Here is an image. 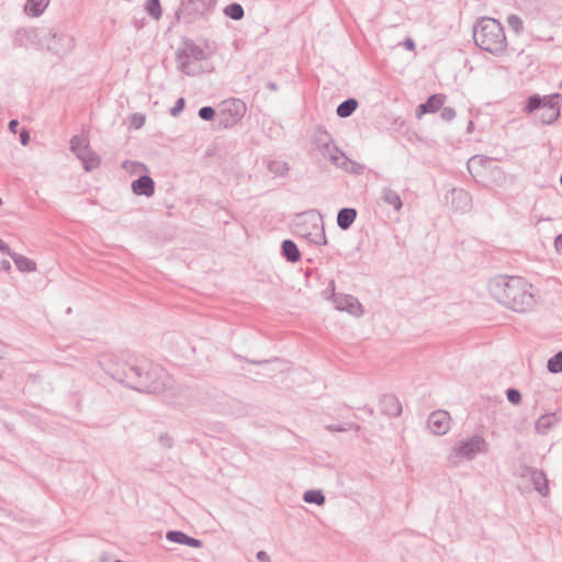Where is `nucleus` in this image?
I'll return each mask as SVG.
<instances>
[{
	"mask_svg": "<svg viewBox=\"0 0 562 562\" xmlns=\"http://www.w3.org/2000/svg\"><path fill=\"white\" fill-rule=\"evenodd\" d=\"M179 61L178 68L186 75L192 76L195 72L191 69L190 60L200 61L205 59L206 55L203 48L192 41L184 42L183 48L178 49L176 54Z\"/></svg>",
	"mask_w": 562,
	"mask_h": 562,
	"instance_id": "obj_7",
	"label": "nucleus"
},
{
	"mask_svg": "<svg viewBox=\"0 0 562 562\" xmlns=\"http://www.w3.org/2000/svg\"><path fill=\"white\" fill-rule=\"evenodd\" d=\"M555 420V414L552 413V414H544L542 416H540L537 422H536V430L540 434V435H544L549 428L552 426V424L554 423Z\"/></svg>",
	"mask_w": 562,
	"mask_h": 562,
	"instance_id": "obj_28",
	"label": "nucleus"
},
{
	"mask_svg": "<svg viewBox=\"0 0 562 562\" xmlns=\"http://www.w3.org/2000/svg\"><path fill=\"white\" fill-rule=\"evenodd\" d=\"M381 200L385 204L393 206V209L396 212H400L402 210V207H403V202H402L401 196L398 195V193L396 191H394L391 188H383L382 189Z\"/></svg>",
	"mask_w": 562,
	"mask_h": 562,
	"instance_id": "obj_23",
	"label": "nucleus"
},
{
	"mask_svg": "<svg viewBox=\"0 0 562 562\" xmlns=\"http://www.w3.org/2000/svg\"><path fill=\"white\" fill-rule=\"evenodd\" d=\"M2 204V199L0 198V205Z\"/></svg>",
	"mask_w": 562,
	"mask_h": 562,
	"instance_id": "obj_58",
	"label": "nucleus"
},
{
	"mask_svg": "<svg viewBox=\"0 0 562 562\" xmlns=\"http://www.w3.org/2000/svg\"><path fill=\"white\" fill-rule=\"evenodd\" d=\"M131 123L135 128H140L145 123V116L143 114L135 113L132 115Z\"/></svg>",
	"mask_w": 562,
	"mask_h": 562,
	"instance_id": "obj_41",
	"label": "nucleus"
},
{
	"mask_svg": "<svg viewBox=\"0 0 562 562\" xmlns=\"http://www.w3.org/2000/svg\"><path fill=\"white\" fill-rule=\"evenodd\" d=\"M528 286L522 278L509 276H498L488 284L490 292L496 301L519 313L526 312L533 304V295Z\"/></svg>",
	"mask_w": 562,
	"mask_h": 562,
	"instance_id": "obj_2",
	"label": "nucleus"
},
{
	"mask_svg": "<svg viewBox=\"0 0 562 562\" xmlns=\"http://www.w3.org/2000/svg\"><path fill=\"white\" fill-rule=\"evenodd\" d=\"M559 87L562 89V81L559 83Z\"/></svg>",
	"mask_w": 562,
	"mask_h": 562,
	"instance_id": "obj_57",
	"label": "nucleus"
},
{
	"mask_svg": "<svg viewBox=\"0 0 562 562\" xmlns=\"http://www.w3.org/2000/svg\"><path fill=\"white\" fill-rule=\"evenodd\" d=\"M475 45L495 56L505 52L507 42L503 25L493 18L483 16L473 26Z\"/></svg>",
	"mask_w": 562,
	"mask_h": 562,
	"instance_id": "obj_3",
	"label": "nucleus"
},
{
	"mask_svg": "<svg viewBox=\"0 0 562 562\" xmlns=\"http://www.w3.org/2000/svg\"><path fill=\"white\" fill-rule=\"evenodd\" d=\"M11 258L13 259L16 268L20 270V271H26V272H31V271H34L36 269V265L34 261H32L31 259L22 256V255H19L16 252H13L11 255Z\"/></svg>",
	"mask_w": 562,
	"mask_h": 562,
	"instance_id": "obj_27",
	"label": "nucleus"
},
{
	"mask_svg": "<svg viewBox=\"0 0 562 562\" xmlns=\"http://www.w3.org/2000/svg\"><path fill=\"white\" fill-rule=\"evenodd\" d=\"M2 358V349L0 348V359Z\"/></svg>",
	"mask_w": 562,
	"mask_h": 562,
	"instance_id": "obj_56",
	"label": "nucleus"
},
{
	"mask_svg": "<svg viewBox=\"0 0 562 562\" xmlns=\"http://www.w3.org/2000/svg\"><path fill=\"white\" fill-rule=\"evenodd\" d=\"M215 5L214 0H182L176 15L178 20L192 23L209 15Z\"/></svg>",
	"mask_w": 562,
	"mask_h": 562,
	"instance_id": "obj_6",
	"label": "nucleus"
},
{
	"mask_svg": "<svg viewBox=\"0 0 562 562\" xmlns=\"http://www.w3.org/2000/svg\"><path fill=\"white\" fill-rule=\"evenodd\" d=\"M547 369L551 373L562 372V351H558L554 356L549 358Z\"/></svg>",
	"mask_w": 562,
	"mask_h": 562,
	"instance_id": "obj_32",
	"label": "nucleus"
},
{
	"mask_svg": "<svg viewBox=\"0 0 562 562\" xmlns=\"http://www.w3.org/2000/svg\"><path fill=\"white\" fill-rule=\"evenodd\" d=\"M216 112L214 108L205 105L199 110V117L203 121H211L214 119Z\"/></svg>",
	"mask_w": 562,
	"mask_h": 562,
	"instance_id": "obj_36",
	"label": "nucleus"
},
{
	"mask_svg": "<svg viewBox=\"0 0 562 562\" xmlns=\"http://www.w3.org/2000/svg\"><path fill=\"white\" fill-rule=\"evenodd\" d=\"M246 113V104L239 99H231L223 102L220 113V125L229 128L236 125Z\"/></svg>",
	"mask_w": 562,
	"mask_h": 562,
	"instance_id": "obj_8",
	"label": "nucleus"
},
{
	"mask_svg": "<svg viewBox=\"0 0 562 562\" xmlns=\"http://www.w3.org/2000/svg\"><path fill=\"white\" fill-rule=\"evenodd\" d=\"M1 268H2L3 270L8 271V270H10L11 265H10V262H9L8 260H3V261L1 262Z\"/></svg>",
	"mask_w": 562,
	"mask_h": 562,
	"instance_id": "obj_51",
	"label": "nucleus"
},
{
	"mask_svg": "<svg viewBox=\"0 0 562 562\" xmlns=\"http://www.w3.org/2000/svg\"><path fill=\"white\" fill-rule=\"evenodd\" d=\"M256 558L259 562H271L270 557L266 551H258Z\"/></svg>",
	"mask_w": 562,
	"mask_h": 562,
	"instance_id": "obj_44",
	"label": "nucleus"
},
{
	"mask_svg": "<svg viewBox=\"0 0 562 562\" xmlns=\"http://www.w3.org/2000/svg\"><path fill=\"white\" fill-rule=\"evenodd\" d=\"M109 374L128 387L149 394L164 392L170 382L167 371L146 358L131 357Z\"/></svg>",
	"mask_w": 562,
	"mask_h": 562,
	"instance_id": "obj_1",
	"label": "nucleus"
},
{
	"mask_svg": "<svg viewBox=\"0 0 562 562\" xmlns=\"http://www.w3.org/2000/svg\"><path fill=\"white\" fill-rule=\"evenodd\" d=\"M554 247L559 254H562V234H559L554 239Z\"/></svg>",
	"mask_w": 562,
	"mask_h": 562,
	"instance_id": "obj_47",
	"label": "nucleus"
},
{
	"mask_svg": "<svg viewBox=\"0 0 562 562\" xmlns=\"http://www.w3.org/2000/svg\"><path fill=\"white\" fill-rule=\"evenodd\" d=\"M452 204L456 205V209L460 211H465L471 205V198L469 193L462 189H452Z\"/></svg>",
	"mask_w": 562,
	"mask_h": 562,
	"instance_id": "obj_24",
	"label": "nucleus"
},
{
	"mask_svg": "<svg viewBox=\"0 0 562 562\" xmlns=\"http://www.w3.org/2000/svg\"><path fill=\"white\" fill-rule=\"evenodd\" d=\"M486 448L485 439L480 435H474L468 439L460 440L454 448L458 456L472 460L476 453L484 452Z\"/></svg>",
	"mask_w": 562,
	"mask_h": 562,
	"instance_id": "obj_10",
	"label": "nucleus"
},
{
	"mask_svg": "<svg viewBox=\"0 0 562 562\" xmlns=\"http://www.w3.org/2000/svg\"><path fill=\"white\" fill-rule=\"evenodd\" d=\"M333 302L337 310L348 312L356 317L362 316L364 313L361 303L353 295L341 293L333 294Z\"/></svg>",
	"mask_w": 562,
	"mask_h": 562,
	"instance_id": "obj_11",
	"label": "nucleus"
},
{
	"mask_svg": "<svg viewBox=\"0 0 562 562\" xmlns=\"http://www.w3.org/2000/svg\"><path fill=\"white\" fill-rule=\"evenodd\" d=\"M166 539L170 542L184 544L192 548H202L203 546V542L200 539L188 536L187 533L180 530L167 531Z\"/></svg>",
	"mask_w": 562,
	"mask_h": 562,
	"instance_id": "obj_19",
	"label": "nucleus"
},
{
	"mask_svg": "<svg viewBox=\"0 0 562 562\" xmlns=\"http://www.w3.org/2000/svg\"><path fill=\"white\" fill-rule=\"evenodd\" d=\"M345 171L352 173V175H361L364 171V166L350 160L349 166L345 169Z\"/></svg>",
	"mask_w": 562,
	"mask_h": 562,
	"instance_id": "obj_39",
	"label": "nucleus"
},
{
	"mask_svg": "<svg viewBox=\"0 0 562 562\" xmlns=\"http://www.w3.org/2000/svg\"><path fill=\"white\" fill-rule=\"evenodd\" d=\"M0 251L2 254H7L11 257V255L13 254L10 249V247L8 246V244H5L1 238H0Z\"/></svg>",
	"mask_w": 562,
	"mask_h": 562,
	"instance_id": "obj_46",
	"label": "nucleus"
},
{
	"mask_svg": "<svg viewBox=\"0 0 562 562\" xmlns=\"http://www.w3.org/2000/svg\"><path fill=\"white\" fill-rule=\"evenodd\" d=\"M402 45L408 50H414L416 47L414 40L411 37L405 38Z\"/></svg>",
	"mask_w": 562,
	"mask_h": 562,
	"instance_id": "obj_45",
	"label": "nucleus"
},
{
	"mask_svg": "<svg viewBox=\"0 0 562 562\" xmlns=\"http://www.w3.org/2000/svg\"><path fill=\"white\" fill-rule=\"evenodd\" d=\"M145 9L147 13L154 19H159L161 16V7L159 0H147Z\"/></svg>",
	"mask_w": 562,
	"mask_h": 562,
	"instance_id": "obj_33",
	"label": "nucleus"
},
{
	"mask_svg": "<svg viewBox=\"0 0 562 562\" xmlns=\"http://www.w3.org/2000/svg\"><path fill=\"white\" fill-rule=\"evenodd\" d=\"M20 143L26 146L30 143V133L26 128H22L20 132Z\"/></svg>",
	"mask_w": 562,
	"mask_h": 562,
	"instance_id": "obj_43",
	"label": "nucleus"
},
{
	"mask_svg": "<svg viewBox=\"0 0 562 562\" xmlns=\"http://www.w3.org/2000/svg\"><path fill=\"white\" fill-rule=\"evenodd\" d=\"M282 256L291 263H295L301 259V252L297 245L291 239H284L281 244Z\"/></svg>",
	"mask_w": 562,
	"mask_h": 562,
	"instance_id": "obj_21",
	"label": "nucleus"
},
{
	"mask_svg": "<svg viewBox=\"0 0 562 562\" xmlns=\"http://www.w3.org/2000/svg\"><path fill=\"white\" fill-rule=\"evenodd\" d=\"M66 312H67V314H70L71 313V308L68 307Z\"/></svg>",
	"mask_w": 562,
	"mask_h": 562,
	"instance_id": "obj_54",
	"label": "nucleus"
},
{
	"mask_svg": "<svg viewBox=\"0 0 562 562\" xmlns=\"http://www.w3.org/2000/svg\"><path fill=\"white\" fill-rule=\"evenodd\" d=\"M294 232L312 244H327L323 216L315 209L296 215L294 220Z\"/></svg>",
	"mask_w": 562,
	"mask_h": 562,
	"instance_id": "obj_5",
	"label": "nucleus"
},
{
	"mask_svg": "<svg viewBox=\"0 0 562 562\" xmlns=\"http://www.w3.org/2000/svg\"><path fill=\"white\" fill-rule=\"evenodd\" d=\"M314 143L316 147L322 151L323 156L328 157V154L333 153V137L323 126H317L315 128Z\"/></svg>",
	"mask_w": 562,
	"mask_h": 562,
	"instance_id": "obj_18",
	"label": "nucleus"
},
{
	"mask_svg": "<svg viewBox=\"0 0 562 562\" xmlns=\"http://www.w3.org/2000/svg\"><path fill=\"white\" fill-rule=\"evenodd\" d=\"M267 88H268L269 90H271V91H277V90L279 89L278 83H276V82H273V81H269V82L267 83Z\"/></svg>",
	"mask_w": 562,
	"mask_h": 562,
	"instance_id": "obj_50",
	"label": "nucleus"
},
{
	"mask_svg": "<svg viewBox=\"0 0 562 562\" xmlns=\"http://www.w3.org/2000/svg\"><path fill=\"white\" fill-rule=\"evenodd\" d=\"M70 149L82 161L85 170L91 171L99 167L101 159L90 149L83 137L74 136L70 140Z\"/></svg>",
	"mask_w": 562,
	"mask_h": 562,
	"instance_id": "obj_9",
	"label": "nucleus"
},
{
	"mask_svg": "<svg viewBox=\"0 0 562 562\" xmlns=\"http://www.w3.org/2000/svg\"><path fill=\"white\" fill-rule=\"evenodd\" d=\"M507 24L516 34H519L524 29L522 20L517 14H509Z\"/></svg>",
	"mask_w": 562,
	"mask_h": 562,
	"instance_id": "obj_34",
	"label": "nucleus"
},
{
	"mask_svg": "<svg viewBox=\"0 0 562 562\" xmlns=\"http://www.w3.org/2000/svg\"><path fill=\"white\" fill-rule=\"evenodd\" d=\"M506 396L509 403L518 405L521 402V393L519 390L510 387L506 391Z\"/></svg>",
	"mask_w": 562,
	"mask_h": 562,
	"instance_id": "obj_37",
	"label": "nucleus"
},
{
	"mask_svg": "<svg viewBox=\"0 0 562 562\" xmlns=\"http://www.w3.org/2000/svg\"><path fill=\"white\" fill-rule=\"evenodd\" d=\"M521 477L528 479L535 490L543 497L549 495V484L546 473L542 470H538L531 467H525L521 469Z\"/></svg>",
	"mask_w": 562,
	"mask_h": 562,
	"instance_id": "obj_12",
	"label": "nucleus"
},
{
	"mask_svg": "<svg viewBox=\"0 0 562 562\" xmlns=\"http://www.w3.org/2000/svg\"><path fill=\"white\" fill-rule=\"evenodd\" d=\"M184 105H186V101L183 98H179L175 105L170 109V114L172 116H178L184 109Z\"/></svg>",
	"mask_w": 562,
	"mask_h": 562,
	"instance_id": "obj_40",
	"label": "nucleus"
},
{
	"mask_svg": "<svg viewBox=\"0 0 562 562\" xmlns=\"http://www.w3.org/2000/svg\"><path fill=\"white\" fill-rule=\"evenodd\" d=\"M440 112V117L445 122H451L456 117V111L450 106H442Z\"/></svg>",
	"mask_w": 562,
	"mask_h": 562,
	"instance_id": "obj_38",
	"label": "nucleus"
},
{
	"mask_svg": "<svg viewBox=\"0 0 562 562\" xmlns=\"http://www.w3.org/2000/svg\"><path fill=\"white\" fill-rule=\"evenodd\" d=\"M268 170L276 177H284L290 170V167L285 161L271 160L268 164Z\"/></svg>",
	"mask_w": 562,
	"mask_h": 562,
	"instance_id": "obj_31",
	"label": "nucleus"
},
{
	"mask_svg": "<svg viewBox=\"0 0 562 562\" xmlns=\"http://www.w3.org/2000/svg\"><path fill=\"white\" fill-rule=\"evenodd\" d=\"M328 159L338 168L346 169L350 159L337 146H333V153L328 154Z\"/></svg>",
	"mask_w": 562,
	"mask_h": 562,
	"instance_id": "obj_26",
	"label": "nucleus"
},
{
	"mask_svg": "<svg viewBox=\"0 0 562 562\" xmlns=\"http://www.w3.org/2000/svg\"><path fill=\"white\" fill-rule=\"evenodd\" d=\"M224 14L232 20L239 21L244 18L245 11L241 4L233 2L224 8Z\"/></svg>",
	"mask_w": 562,
	"mask_h": 562,
	"instance_id": "obj_30",
	"label": "nucleus"
},
{
	"mask_svg": "<svg viewBox=\"0 0 562 562\" xmlns=\"http://www.w3.org/2000/svg\"><path fill=\"white\" fill-rule=\"evenodd\" d=\"M159 443L165 448H171L172 447V438L168 434H161L158 437Z\"/></svg>",
	"mask_w": 562,
	"mask_h": 562,
	"instance_id": "obj_42",
	"label": "nucleus"
},
{
	"mask_svg": "<svg viewBox=\"0 0 562 562\" xmlns=\"http://www.w3.org/2000/svg\"><path fill=\"white\" fill-rule=\"evenodd\" d=\"M49 4V0H26L24 4V12L32 18L42 15Z\"/></svg>",
	"mask_w": 562,
	"mask_h": 562,
	"instance_id": "obj_22",
	"label": "nucleus"
},
{
	"mask_svg": "<svg viewBox=\"0 0 562 562\" xmlns=\"http://www.w3.org/2000/svg\"><path fill=\"white\" fill-rule=\"evenodd\" d=\"M24 32H25V31H23V30H19V31H16L15 36H14V38H13V45H14V46H20V45H21V37H20V35H21L22 33H24Z\"/></svg>",
	"mask_w": 562,
	"mask_h": 562,
	"instance_id": "obj_49",
	"label": "nucleus"
},
{
	"mask_svg": "<svg viewBox=\"0 0 562 562\" xmlns=\"http://www.w3.org/2000/svg\"><path fill=\"white\" fill-rule=\"evenodd\" d=\"M9 131L12 132V133H16L18 132V127H19V121L18 120H11L9 122Z\"/></svg>",
	"mask_w": 562,
	"mask_h": 562,
	"instance_id": "obj_48",
	"label": "nucleus"
},
{
	"mask_svg": "<svg viewBox=\"0 0 562 562\" xmlns=\"http://www.w3.org/2000/svg\"><path fill=\"white\" fill-rule=\"evenodd\" d=\"M560 183H561V187H562V172H561V177H560Z\"/></svg>",
	"mask_w": 562,
	"mask_h": 562,
	"instance_id": "obj_55",
	"label": "nucleus"
},
{
	"mask_svg": "<svg viewBox=\"0 0 562 562\" xmlns=\"http://www.w3.org/2000/svg\"><path fill=\"white\" fill-rule=\"evenodd\" d=\"M427 425L434 435H445L450 429V415L447 411H435L428 416Z\"/></svg>",
	"mask_w": 562,
	"mask_h": 562,
	"instance_id": "obj_13",
	"label": "nucleus"
},
{
	"mask_svg": "<svg viewBox=\"0 0 562 562\" xmlns=\"http://www.w3.org/2000/svg\"><path fill=\"white\" fill-rule=\"evenodd\" d=\"M131 187L133 193L136 195H144L149 198L153 196L155 193V182L147 175L139 176L132 182Z\"/></svg>",
	"mask_w": 562,
	"mask_h": 562,
	"instance_id": "obj_16",
	"label": "nucleus"
},
{
	"mask_svg": "<svg viewBox=\"0 0 562 562\" xmlns=\"http://www.w3.org/2000/svg\"><path fill=\"white\" fill-rule=\"evenodd\" d=\"M446 95L442 93L431 94L424 103H420L416 109V117L420 119L424 114L436 113L445 104Z\"/></svg>",
	"mask_w": 562,
	"mask_h": 562,
	"instance_id": "obj_15",
	"label": "nucleus"
},
{
	"mask_svg": "<svg viewBox=\"0 0 562 562\" xmlns=\"http://www.w3.org/2000/svg\"><path fill=\"white\" fill-rule=\"evenodd\" d=\"M382 414L389 417H398L402 413V404L400 400L392 394H385L380 400Z\"/></svg>",
	"mask_w": 562,
	"mask_h": 562,
	"instance_id": "obj_17",
	"label": "nucleus"
},
{
	"mask_svg": "<svg viewBox=\"0 0 562 562\" xmlns=\"http://www.w3.org/2000/svg\"><path fill=\"white\" fill-rule=\"evenodd\" d=\"M357 210L353 207H342L337 213V226L341 231H347L351 227L357 218Z\"/></svg>",
	"mask_w": 562,
	"mask_h": 562,
	"instance_id": "obj_20",
	"label": "nucleus"
},
{
	"mask_svg": "<svg viewBox=\"0 0 562 562\" xmlns=\"http://www.w3.org/2000/svg\"><path fill=\"white\" fill-rule=\"evenodd\" d=\"M357 108L358 101L353 98H348L338 104L336 114L341 119H346L349 117L357 110Z\"/></svg>",
	"mask_w": 562,
	"mask_h": 562,
	"instance_id": "obj_25",
	"label": "nucleus"
},
{
	"mask_svg": "<svg viewBox=\"0 0 562 562\" xmlns=\"http://www.w3.org/2000/svg\"><path fill=\"white\" fill-rule=\"evenodd\" d=\"M325 495L321 490H307L303 494V501L308 504L323 505L325 503Z\"/></svg>",
	"mask_w": 562,
	"mask_h": 562,
	"instance_id": "obj_29",
	"label": "nucleus"
},
{
	"mask_svg": "<svg viewBox=\"0 0 562 562\" xmlns=\"http://www.w3.org/2000/svg\"><path fill=\"white\" fill-rule=\"evenodd\" d=\"M561 99L562 95L560 93H552L543 97L533 93L528 97L524 106V112L527 114L540 112L537 116L539 122L544 125H551L558 121L561 115Z\"/></svg>",
	"mask_w": 562,
	"mask_h": 562,
	"instance_id": "obj_4",
	"label": "nucleus"
},
{
	"mask_svg": "<svg viewBox=\"0 0 562 562\" xmlns=\"http://www.w3.org/2000/svg\"><path fill=\"white\" fill-rule=\"evenodd\" d=\"M472 126H473V123H472V122H470V123H469V126H468V130L472 128Z\"/></svg>",
	"mask_w": 562,
	"mask_h": 562,
	"instance_id": "obj_53",
	"label": "nucleus"
},
{
	"mask_svg": "<svg viewBox=\"0 0 562 562\" xmlns=\"http://www.w3.org/2000/svg\"><path fill=\"white\" fill-rule=\"evenodd\" d=\"M48 36L50 40L47 41V49L57 55L65 54L72 47L74 40L69 35L50 30Z\"/></svg>",
	"mask_w": 562,
	"mask_h": 562,
	"instance_id": "obj_14",
	"label": "nucleus"
},
{
	"mask_svg": "<svg viewBox=\"0 0 562 562\" xmlns=\"http://www.w3.org/2000/svg\"><path fill=\"white\" fill-rule=\"evenodd\" d=\"M327 429L329 431H348V430L359 431L360 430V426L358 424H355V423H347V424H344V425H328Z\"/></svg>",
	"mask_w": 562,
	"mask_h": 562,
	"instance_id": "obj_35",
	"label": "nucleus"
},
{
	"mask_svg": "<svg viewBox=\"0 0 562 562\" xmlns=\"http://www.w3.org/2000/svg\"><path fill=\"white\" fill-rule=\"evenodd\" d=\"M251 363H256V364H259V363H262L263 361H250Z\"/></svg>",
	"mask_w": 562,
	"mask_h": 562,
	"instance_id": "obj_52",
	"label": "nucleus"
}]
</instances>
